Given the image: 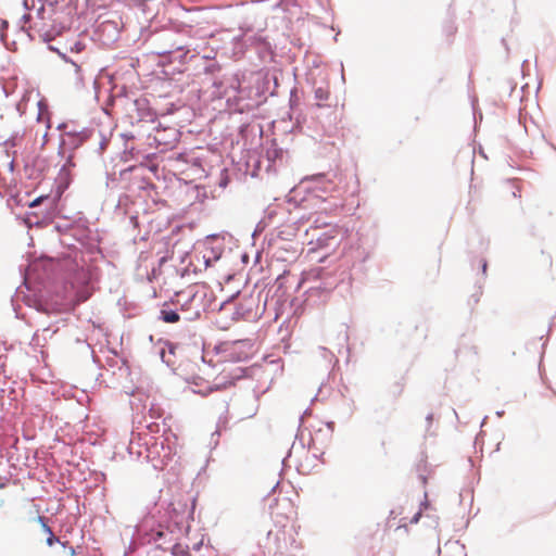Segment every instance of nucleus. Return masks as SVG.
Masks as SVG:
<instances>
[{"label": "nucleus", "mask_w": 556, "mask_h": 556, "mask_svg": "<svg viewBox=\"0 0 556 556\" xmlns=\"http://www.w3.org/2000/svg\"><path fill=\"white\" fill-rule=\"evenodd\" d=\"M406 510V507H400L397 509H393L390 511V515L388 517V520H387V526L389 529H401V528H405L407 527L408 523H416L418 522L420 516H421V510H418L416 511L410 519H408L407 516H403V514L405 513Z\"/></svg>", "instance_id": "obj_2"}, {"label": "nucleus", "mask_w": 556, "mask_h": 556, "mask_svg": "<svg viewBox=\"0 0 556 556\" xmlns=\"http://www.w3.org/2000/svg\"><path fill=\"white\" fill-rule=\"evenodd\" d=\"M46 197L41 195V197H38L36 198L35 200H33L30 203H29V207H36L38 206L39 204H41V202L43 201Z\"/></svg>", "instance_id": "obj_9"}, {"label": "nucleus", "mask_w": 556, "mask_h": 556, "mask_svg": "<svg viewBox=\"0 0 556 556\" xmlns=\"http://www.w3.org/2000/svg\"><path fill=\"white\" fill-rule=\"evenodd\" d=\"M47 129L50 128V125H49V119H47Z\"/></svg>", "instance_id": "obj_16"}, {"label": "nucleus", "mask_w": 556, "mask_h": 556, "mask_svg": "<svg viewBox=\"0 0 556 556\" xmlns=\"http://www.w3.org/2000/svg\"><path fill=\"white\" fill-rule=\"evenodd\" d=\"M172 553L175 556H189L188 546L182 545L180 543H175L170 546Z\"/></svg>", "instance_id": "obj_6"}, {"label": "nucleus", "mask_w": 556, "mask_h": 556, "mask_svg": "<svg viewBox=\"0 0 556 556\" xmlns=\"http://www.w3.org/2000/svg\"><path fill=\"white\" fill-rule=\"evenodd\" d=\"M316 97L318 99H324L325 98L324 94H323V89L319 88V89L316 90Z\"/></svg>", "instance_id": "obj_11"}, {"label": "nucleus", "mask_w": 556, "mask_h": 556, "mask_svg": "<svg viewBox=\"0 0 556 556\" xmlns=\"http://www.w3.org/2000/svg\"><path fill=\"white\" fill-rule=\"evenodd\" d=\"M71 554L74 555L75 554V549L73 547H71Z\"/></svg>", "instance_id": "obj_14"}, {"label": "nucleus", "mask_w": 556, "mask_h": 556, "mask_svg": "<svg viewBox=\"0 0 556 556\" xmlns=\"http://www.w3.org/2000/svg\"><path fill=\"white\" fill-rule=\"evenodd\" d=\"M42 114L40 113L39 116H38V121H42Z\"/></svg>", "instance_id": "obj_13"}, {"label": "nucleus", "mask_w": 556, "mask_h": 556, "mask_svg": "<svg viewBox=\"0 0 556 556\" xmlns=\"http://www.w3.org/2000/svg\"><path fill=\"white\" fill-rule=\"evenodd\" d=\"M37 520L41 525L42 531L47 534V544L49 546H52L54 543L59 542V539L54 535L51 528L46 522V518L42 516H38Z\"/></svg>", "instance_id": "obj_4"}, {"label": "nucleus", "mask_w": 556, "mask_h": 556, "mask_svg": "<svg viewBox=\"0 0 556 556\" xmlns=\"http://www.w3.org/2000/svg\"><path fill=\"white\" fill-rule=\"evenodd\" d=\"M296 508L293 502L287 496H277L270 505V516L275 527L278 529L276 536L279 545H287V536L290 544L295 542L298 533L295 519Z\"/></svg>", "instance_id": "obj_1"}, {"label": "nucleus", "mask_w": 556, "mask_h": 556, "mask_svg": "<svg viewBox=\"0 0 556 556\" xmlns=\"http://www.w3.org/2000/svg\"><path fill=\"white\" fill-rule=\"evenodd\" d=\"M85 49V45L80 41H77L74 43V46L71 47L72 52L79 53Z\"/></svg>", "instance_id": "obj_8"}, {"label": "nucleus", "mask_w": 556, "mask_h": 556, "mask_svg": "<svg viewBox=\"0 0 556 556\" xmlns=\"http://www.w3.org/2000/svg\"><path fill=\"white\" fill-rule=\"evenodd\" d=\"M62 59L65 61V62H70L72 64V66L74 67V72L77 76V79L78 80H83V77H81V74H80V65H78L76 62L74 61H71L65 54H61Z\"/></svg>", "instance_id": "obj_7"}, {"label": "nucleus", "mask_w": 556, "mask_h": 556, "mask_svg": "<svg viewBox=\"0 0 556 556\" xmlns=\"http://www.w3.org/2000/svg\"><path fill=\"white\" fill-rule=\"evenodd\" d=\"M469 163L472 164V161H470ZM470 172H473L472 165H470Z\"/></svg>", "instance_id": "obj_15"}, {"label": "nucleus", "mask_w": 556, "mask_h": 556, "mask_svg": "<svg viewBox=\"0 0 556 556\" xmlns=\"http://www.w3.org/2000/svg\"><path fill=\"white\" fill-rule=\"evenodd\" d=\"M161 319L164 323L174 324L179 321L180 317L176 311L169 309L167 304H164L161 309Z\"/></svg>", "instance_id": "obj_5"}, {"label": "nucleus", "mask_w": 556, "mask_h": 556, "mask_svg": "<svg viewBox=\"0 0 556 556\" xmlns=\"http://www.w3.org/2000/svg\"><path fill=\"white\" fill-rule=\"evenodd\" d=\"M159 546H160L161 548H163V549H168V548H169V546H163L162 544H159Z\"/></svg>", "instance_id": "obj_12"}, {"label": "nucleus", "mask_w": 556, "mask_h": 556, "mask_svg": "<svg viewBox=\"0 0 556 556\" xmlns=\"http://www.w3.org/2000/svg\"><path fill=\"white\" fill-rule=\"evenodd\" d=\"M244 370L241 367H236L233 370L224 369L219 381L215 384L216 389L227 388L235 383V380L242 378Z\"/></svg>", "instance_id": "obj_3"}, {"label": "nucleus", "mask_w": 556, "mask_h": 556, "mask_svg": "<svg viewBox=\"0 0 556 556\" xmlns=\"http://www.w3.org/2000/svg\"><path fill=\"white\" fill-rule=\"evenodd\" d=\"M168 533L167 532H164V531H157L155 536H154V541L157 542L161 538L167 535Z\"/></svg>", "instance_id": "obj_10"}]
</instances>
